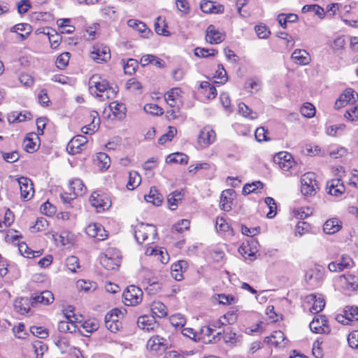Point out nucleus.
<instances>
[{"label": "nucleus", "mask_w": 358, "mask_h": 358, "mask_svg": "<svg viewBox=\"0 0 358 358\" xmlns=\"http://www.w3.org/2000/svg\"><path fill=\"white\" fill-rule=\"evenodd\" d=\"M225 38V35L219 31L216 27L210 24L208 27L206 33V40L211 44H217L222 42Z\"/></svg>", "instance_id": "dca6fc26"}, {"label": "nucleus", "mask_w": 358, "mask_h": 358, "mask_svg": "<svg viewBox=\"0 0 358 358\" xmlns=\"http://www.w3.org/2000/svg\"><path fill=\"white\" fill-rule=\"evenodd\" d=\"M301 113L302 115L306 117H312L315 114V108L313 104L310 103H306L301 108Z\"/></svg>", "instance_id": "13d9d810"}, {"label": "nucleus", "mask_w": 358, "mask_h": 358, "mask_svg": "<svg viewBox=\"0 0 358 358\" xmlns=\"http://www.w3.org/2000/svg\"><path fill=\"white\" fill-rule=\"evenodd\" d=\"M187 263L185 261H179L171 266V275L177 281L183 278L182 269L186 268Z\"/></svg>", "instance_id": "7c9ffc66"}, {"label": "nucleus", "mask_w": 358, "mask_h": 358, "mask_svg": "<svg viewBox=\"0 0 358 358\" xmlns=\"http://www.w3.org/2000/svg\"><path fill=\"white\" fill-rule=\"evenodd\" d=\"M341 229V224L336 218L328 220L323 226V231L327 234H334L338 232Z\"/></svg>", "instance_id": "cd10ccee"}, {"label": "nucleus", "mask_w": 358, "mask_h": 358, "mask_svg": "<svg viewBox=\"0 0 358 358\" xmlns=\"http://www.w3.org/2000/svg\"><path fill=\"white\" fill-rule=\"evenodd\" d=\"M120 262V252L119 250L115 249H109L105 254L100 256L101 264L108 271L118 268Z\"/></svg>", "instance_id": "7ed1b4c3"}, {"label": "nucleus", "mask_w": 358, "mask_h": 358, "mask_svg": "<svg viewBox=\"0 0 358 358\" xmlns=\"http://www.w3.org/2000/svg\"><path fill=\"white\" fill-rule=\"evenodd\" d=\"M143 291L135 285L129 286L124 292L122 296L126 306H136L143 299Z\"/></svg>", "instance_id": "39448f33"}, {"label": "nucleus", "mask_w": 358, "mask_h": 358, "mask_svg": "<svg viewBox=\"0 0 358 358\" xmlns=\"http://www.w3.org/2000/svg\"><path fill=\"white\" fill-rule=\"evenodd\" d=\"M263 183L260 181H256L251 184H246L243 188V194L245 195L249 194L255 192L257 189H262Z\"/></svg>", "instance_id": "6e6d98bb"}, {"label": "nucleus", "mask_w": 358, "mask_h": 358, "mask_svg": "<svg viewBox=\"0 0 358 358\" xmlns=\"http://www.w3.org/2000/svg\"><path fill=\"white\" fill-rule=\"evenodd\" d=\"M307 301L308 303L313 302V306L310 308V311L313 313H320L323 310L325 306V301L322 296H317L316 294H310L307 296Z\"/></svg>", "instance_id": "5701e85b"}, {"label": "nucleus", "mask_w": 358, "mask_h": 358, "mask_svg": "<svg viewBox=\"0 0 358 358\" xmlns=\"http://www.w3.org/2000/svg\"><path fill=\"white\" fill-rule=\"evenodd\" d=\"M265 203L268 206L270 210L267 213L266 216L268 218H273L275 215V210H276V204L274 199L271 197H266L265 198Z\"/></svg>", "instance_id": "680f3d73"}, {"label": "nucleus", "mask_w": 358, "mask_h": 358, "mask_svg": "<svg viewBox=\"0 0 358 358\" xmlns=\"http://www.w3.org/2000/svg\"><path fill=\"white\" fill-rule=\"evenodd\" d=\"M353 260L350 256L343 255L338 262H331L328 265V268L331 272H339L345 268H351L353 266Z\"/></svg>", "instance_id": "4468645a"}, {"label": "nucleus", "mask_w": 358, "mask_h": 358, "mask_svg": "<svg viewBox=\"0 0 358 358\" xmlns=\"http://www.w3.org/2000/svg\"><path fill=\"white\" fill-rule=\"evenodd\" d=\"M166 24L164 20L161 17H158L155 22V30L159 35L169 36V31L166 29Z\"/></svg>", "instance_id": "37998d69"}, {"label": "nucleus", "mask_w": 358, "mask_h": 358, "mask_svg": "<svg viewBox=\"0 0 358 358\" xmlns=\"http://www.w3.org/2000/svg\"><path fill=\"white\" fill-rule=\"evenodd\" d=\"M170 322L176 327H182L186 323V320L182 315L176 314L171 316Z\"/></svg>", "instance_id": "052dcab7"}, {"label": "nucleus", "mask_w": 358, "mask_h": 358, "mask_svg": "<svg viewBox=\"0 0 358 358\" xmlns=\"http://www.w3.org/2000/svg\"><path fill=\"white\" fill-rule=\"evenodd\" d=\"M201 10L205 13H222L224 8L222 5L215 6L214 2L210 1H203L200 4Z\"/></svg>", "instance_id": "393cba45"}, {"label": "nucleus", "mask_w": 358, "mask_h": 358, "mask_svg": "<svg viewBox=\"0 0 358 358\" xmlns=\"http://www.w3.org/2000/svg\"><path fill=\"white\" fill-rule=\"evenodd\" d=\"M86 234L98 241H103L107 236L108 234L103 227L99 223L90 224L85 229Z\"/></svg>", "instance_id": "f8f14e48"}, {"label": "nucleus", "mask_w": 358, "mask_h": 358, "mask_svg": "<svg viewBox=\"0 0 358 358\" xmlns=\"http://www.w3.org/2000/svg\"><path fill=\"white\" fill-rule=\"evenodd\" d=\"M106 327L111 332H116L119 330L120 323L117 318H113L112 315H106L105 316Z\"/></svg>", "instance_id": "a19ab883"}, {"label": "nucleus", "mask_w": 358, "mask_h": 358, "mask_svg": "<svg viewBox=\"0 0 358 358\" xmlns=\"http://www.w3.org/2000/svg\"><path fill=\"white\" fill-rule=\"evenodd\" d=\"M53 301L52 293L50 291L45 290L31 296V306H35L37 304L48 305L52 303Z\"/></svg>", "instance_id": "a211bd4d"}, {"label": "nucleus", "mask_w": 358, "mask_h": 358, "mask_svg": "<svg viewBox=\"0 0 358 358\" xmlns=\"http://www.w3.org/2000/svg\"><path fill=\"white\" fill-rule=\"evenodd\" d=\"M91 116L93 117V122H92V128L91 127V125H87L82 128V131L84 134H89V133H93L97 129L96 125L99 124L100 119L98 117L99 115L97 112L92 111Z\"/></svg>", "instance_id": "49530a36"}, {"label": "nucleus", "mask_w": 358, "mask_h": 358, "mask_svg": "<svg viewBox=\"0 0 358 358\" xmlns=\"http://www.w3.org/2000/svg\"><path fill=\"white\" fill-rule=\"evenodd\" d=\"M321 266H317L311 271V273L307 274L306 278L309 280H314L315 283H312L314 286H319L324 278V271Z\"/></svg>", "instance_id": "2f4dec72"}, {"label": "nucleus", "mask_w": 358, "mask_h": 358, "mask_svg": "<svg viewBox=\"0 0 358 358\" xmlns=\"http://www.w3.org/2000/svg\"><path fill=\"white\" fill-rule=\"evenodd\" d=\"M238 113L245 117H249L251 120L257 118V114L253 112L248 106L244 103H240L238 104Z\"/></svg>", "instance_id": "a18cd8bd"}, {"label": "nucleus", "mask_w": 358, "mask_h": 358, "mask_svg": "<svg viewBox=\"0 0 358 358\" xmlns=\"http://www.w3.org/2000/svg\"><path fill=\"white\" fill-rule=\"evenodd\" d=\"M157 235V229L152 224H145L141 223L138 224L134 231V237L136 241L139 243H143L148 239L149 236H152L155 239Z\"/></svg>", "instance_id": "423d86ee"}, {"label": "nucleus", "mask_w": 358, "mask_h": 358, "mask_svg": "<svg viewBox=\"0 0 358 358\" xmlns=\"http://www.w3.org/2000/svg\"><path fill=\"white\" fill-rule=\"evenodd\" d=\"M182 94V90L179 87L172 88L169 92H168L165 95L166 100H179Z\"/></svg>", "instance_id": "338daca9"}, {"label": "nucleus", "mask_w": 358, "mask_h": 358, "mask_svg": "<svg viewBox=\"0 0 358 358\" xmlns=\"http://www.w3.org/2000/svg\"><path fill=\"white\" fill-rule=\"evenodd\" d=\"M87 142V138L83 135H77L74 136L66 146L67 152L71 155L80 153L82 148Z\"/></svg>", "instance_id": "ddd939ff"}, {"label": "nucleus", "mask_w": 358, "mask_h": 358, "mask_svg": "<svg viewBox=\"0 0 358 358\" xmlns=\"http://www.w3.org/2000/svg\"><path fill=\"white\" fill-rule=\"evenodd\" d=\"M145 200L148 203H151L153 205L158 206L161 205L163 197L157 189L153 187L150 188L149 194L148 195H145Z\"/></svg>", "instance_id": "c756f323"}, {"label": "nucleus", "mask_w": 358, "mask_h": 358, "mask_svg": "<svg viewBox=\"0 0 358 358\" xmlns=\"http://www.w3.org/2000/svg\"><path fill=\"white\" fill-rule=\"evenodd\" d=\"M169 345L168 339L158 335L153 336L147 342V348L157 353L164 352Z\"/></svg>", "instance_id": "0eeeda50"}, {"label": "nucleus", "mask_w": 358, "mask_h": 358, "mask_svg": "<svg viewBox=\"0 0 358 358\" xmlns=\"http://www.w3.org/2000/svg\"><path fill=\"white\" fill-rule=\"evenodd\" d=\"M224 340L227 343L234 344L240 341V336H238L231 327H227L222 331Z\"/></svg>", "instance_id": "72a5a7b5"}, {"label": "nucleus", "mask_w": 358, "mask_h": 358, "mask_svg": "<svg viewBox=\"0 0 358 358\" xmlns=\"http://www.w3.org/2000/svg\"><path fill=\"white\" fill-rule=\"evenodd\" d=\"M214 331V329L210 325L203 327L201 329V338H198V340L202 339L204 343H216L220 340L222 333L219 331L216 334H213Z\"/></svg>", "instance_id": "2eb2a0df"}, {"label": "nucleus", "mask_w": 358, "mask_h": 358, "mask_svg": "<svg viewBox=\"0 0 358 358\" xmlns=\"http://www.w3.org/2000/svg\"><path fill=\"white\" fill-rule=\"evenodd\" d=\"M327 189L329 194L340 196L345 192V186L338 178L332 179L327 182Z\"/></svg>", "instance_id": "6ab92c4d"}, {"label": "nucleus", "mask_w": 358, "mask_h": 358, "mask_svg": "<svg viewBox=\"0 0 358 358\" xmlns=\"http://www.w3.org/2000/svg\"><path fill=\"white\" fill-rule=\"evenodd\" d=\"M10 31L15 33H18L19 31L31 33L32 28L31 26L27 23H20L13 27Z\"/></svg>", "instance_id": "69168bd1"}, {"label": "nucleus", "mask_w": 358, "mask_h": 358, "mask_svg": "<svg viewBox=\"0 0 358 358\" xmlns=\"http://www.w3.org/2000/svg\"><path fill=\"white\" fill-rule=\"evenodd\" d=\"M30 331L34 336L40 338H45L48 336V330L42 327L32 326Z\"/></svg>", "instance_id": "4d7b16f0"}, {"label": "nucleus", "mask_w": 358, "mask_h": 358, "mask_svg": "<svg viewBox=\"0 0 358 358\" xmlns=\"http://www.w3.org/2000/svg\"><path fill=\"white\" fill-rule=\"evenodd\" d=\"M70 53L65 52L62 53L56 59V65L60 69H64L69 64Z\"/></svg>", "instance_id": "3c124183"}, {"label": "nucleus", "mask_w": 358, "mask_h": 358, "mask_svg": "<svg viewBox=\"0 0 358 358\" xmlns=\"http://www.w3.org/2000/svg\"><path fill=\"white\" fill-rule=\"evenodd\" d=\"M78 326L69 320H62L58 323V330L64 333H74L77 331Z\"/></svg>", "instance_id": "58836bf2"}, {"label": "nucleus", "mask_w": 358, "mask_h": 358, "mask_svg": "<svg viewBox=\"0 0 358 358\" xmlns=\"http://www.w3.org/2000/svg\"><path fill=\"white\" fill-rule=\"evenodd\" d=\"M30 306H31V299H29L27 297L16 300L14 304L15 310L22 315L26 314L29 311Z\"/></svg>", "instance_id": "c85d7f7f"}, {"label": "nucleus", "mask_w": 358, "mask_h": 358, "mask_svg": "<svg viewBox=\"0 0 358 358\" xmlns=\"http://www.w3.org/2000/svg\"><path fill=\"white\" fill-rule=\"evenodd\" d=\"M358 94L351 88H348L339 96L335 103V108L340 109L349 103H353L357 101Z\"/></svg>", "instance_id": "1a4fd4ad"}, {"label": "nucleus", "mask_w": 358, "mask_h": 358, "mask_svg": "<svg viewBox=\"0 0 358 358\" xmlns=\"http://www.w3.org/2000/svg\"><path fill=\"white\" fill-rule=\"evenodd\" d=\"M301 192L306 196H315L319 189V185L313 172H308L301 177Z\"/></svg>", "instance_id": "f03ea898"}, {"label": "nucleus", "mask_w": 358, "mask_h": 358, "mask_svg": "<svg viewBox=\"0 0 358 358\" xmlns=\"http://www.w3.org/2000/svg\"><path fill=\"white\" fill-rule=\"evenodd\" d=\"M345 320L349 321H358V307L346 306L344 309Z\"/></svg>", "instance_id": "09e8293b"}, {"label": "nucleus", "mask_w": 358, "mask_h": 358, "mask_svg": "<svg viewBox=\"0 0 358 358\" xmlns=\"http://www.w3.org/2000/svg\"><path fill=\"white\" fill-rule=\"evenodd\" d=\"M236 196V192L233 189L222 191L220 196V208L224 211L231 210L232 202Z\"/></svg>", "instance_id": "f3484780"}, {"label": "nucleus", "mask_w": 358, "mask_h": 358, "mask_svg": "<svg viewBox=\"0 0 358 358\" xmlns=\"http://www.w3.org/2000/svg\"><path fill=\"white\" fill-rule=\"evenodd\" d=\"M20 189L22 199L29 200L34 195V187L31 180L26 177H20L17 179Z\"/></svg>", "instance_id": "9b49d317"}, {"label": "nucleus", "mask_w": 358, "mask_h": 358, "mask_svg": "<svg viewBox=\"0 0 358 358\" xmlns=\"http://www.w3.org/2000/svg\"><path fill=\"white\" fill-rule=\"evenodd\" d=\"M144 110L149 114L160 115L163 113L162 108L155 103H148L143 108Z\"/></svg>", "instance_id": "bf43d9fd"}, {"label": "nucleus", "mask_w": 358, "mask_h": 358, "mask_svg": "<svg viewBox=\"0 0 358 358\" xmlns=\"http://www.w3.org/2000/svg\"><path fill=\"white\" fill-rule=\"evenodd\" d=\"M3 160L8 163H13L17 162L20 158V154L17 151L11 152H1Z\"/></svg>", "instance_id": "0e129e2a"}, {"label": "nucleus", "mask_w": 358, "mask_h": 358, "mask_svg": "<svg viewBox=\"0 0 358 358\" xmlns=\"http://www.w3.org/2000/svg\"><path fill=\"white\" fill-rule=\"evenodd\" d=\"M188 156L182 152H175L168 155L166 163H176L180 164H187L188 162Z\"/></svg>", "instance_id": "473e14b6"}, {"label": "nucleus", "mask_w": 358, "mask_h": 358, "mask_svg": "<svg viewBox=\"0 0 358 358\" xmlns=\"http://www.w3.org/2000/svg\"><path fill=\"white\" fill-rule=\"evenodd\" d=\"M126 87L128 90L136 93H140L142 89V85L135 78L128 80L126 83Z\"/></svg>", "instance_id": "5fc2aeb1"}, {"label": "nucleus", "mask_w": 358, "mask_h": 358, "mask_svg": "<svg viewBox=\"0 0 358 358\" xmlns=\"http://www.w3.org/2000/svg\"><path fill=\"white\" fill-rule=\"evenodd\" d=\"M327 320L324 316H321L320 318L314 319L310 323V329L313 332L320 334V333H329V328L326 327Z\"/></svg>", "instance_id": "4be33fe9"}, {"label": "nucleus", "mask_w": 358, "mask_h": 358, "mask_svg": "<svg viewBox=\"0 0 358 358\" xmlns=\"http://www.w3.org/2000/svg\"><path fill=\"white\" fill-rule=\"evenodd\" d=\"M217 52L214 49H207L203 48H196L194 49V55L198 57L206 58L213 56Z\"/></svg>", "instance_id": "603ef678"}, {"label": "nucleus", "mask_w": 358, "mask_h": 358, "mask_svg": "<svg viewBox=\"0 0 358 358\" xmlns=\"http://www.w3.org/2000/svg\"><path fill=\"white\" fill-rule=\"evenodd\" d=\"M183 194L181 192L175 191L167 196V202L171 210H175L182 199Z\"/></svg>", "instance_id": "f704fd0d"}, {"label": "nucleus", "mask_w": 358, "mask_h": 358, "mask_svg": "<svg viewBox=\"0 0 358 358\" xmlns=\"http://www.w3.org/2000/svg\"><path fill=\"white\" fill-rule=\"evenodd\" d=\"M109 107L115 117L118 119L124 117L125 107L122 103L113 101L110 103Z\"/></svg>", "instance_id": "4c0bfd02"}, {"label": "nucleus", "mask_w": 358, "mask_h": 358, "mask_svg": "<svg viewBox=\"0 0 358 358\" xmlns=\"http://www.w3.org/2000/svg\"><path fill=\"white\" fill-rule=\"evenodd\" d=\"M69 188L74 197L83 195L86 192V187L80 179L76 178L69 182Z\"/></svg>", "instance_id": "a878e982"}, {"label": "nucleus", "mask_w": 358, "mask_h": 358, "mask_svg": "<svg viewBox=\"0 0 358 358\" xmlns=\"http://www.w3.org/2000/svg\"><path fill=\"white\" fill-rule=\"evenodd\" d=\"M138 62L134 59H129L126 64H124L123 68L124 73L129 75H132L138 68Z\"/></svg>", "instance_id": "8fccbe9b"}, {"label": "nucleus", "mask_w": 358, "mask_h": 358, "mask_svg": "<svg viewBox=\"0 0 358 358\" xmlns=\"http://www.w3.org/2000/svg\"><path fill=\"white\" fill-rule=\"evenodd\" d=\"M279 167L284 171H288L294 164L292 156L286 152H281L278 154Z\"/></svg>", "instance_id": "b1692460"}, {"label": "nucleus", "mask_w": 358, "mask_h": 358, "mask_svg": "<svg viewBox=\"0 0 358 358\" xmlns=\"http://www.w3.org/2000/svg\"><path fill=\"white\" fill-rule=\"evenodd\" d=\"M66 266L72 273H76L77 269L80 268L78 257L76 256L69 257L66 260Z\"/></svg>", "instance_id": "864d4df0"}, {"label": "nucleus", "mask_w": 358, "mask_h": 358, "mask_svg": "<svg viewBox=\"0 0 358 358\" xmlns=\"http://www.w3.org/2000/svg\"><path fill=\"white\" fill-rule=\"evenodd\" d=\"M284 334L281 331H274L271 336H267L264 338V341L267 343L277 345L284 341Z\"/></svg>", "instance_id": "ea45409f"}, {"label": "nucleus", "mask_w": 358, "mask_h": 358, "mask_svg": "<svg viewBox=\"0 0 358 358\" xmlns=\"http://www.w3.org/2000/svg\"><path fill=\"white\" fill-rule=\"evenodd\" d=\"M348 342L352 348H358V331H354L348 335Z\"/></svg>", "instance_id": "774afa93"}, {"label": "nucleus", "mask_w": 358, "mask_h": 358, "mask_svg": "<svg viewBox=\"0 0 358 358\" xmlns=\"http://www.w3.org/2000/svg\"><path fill=\"white\" fill-rule=\"evenodd\" d=\"M151 310L154 315L161 318L167 315L166 306L161 301H154L151 306Z\"/></svg>", "instance_id": "e433bc0d"}, {"label": "nucleus", "mask_w": 358, "mask_h": 358, "mask_svg": "<svg viewBox=\"0 0 358 358\" xmlns=\"http://www.w3.org/2000/svg\"><path fill=\"white\" fill-rule=\"evenodd\" d=\"M216 139V134L209 127H203L199 132L197 143L201 148H207Z\"/></svg>", "instance_id": "6e6552de"}, {"label": "nucleus", "mask_w": 358, "mask_h": 358, "mask_svg": "<svg viewBox=\"0 0 358 358\" xmlns=\"http://www.w3.org/2000/svg\"><path fill=\"white\" fill-rule=\"evenodd\" d=\"M137 324L139 328L146 331H153L158 327L155 319L151 315H142L138 318Z\"/></svg>", "instance_id": "aec40b11"}, {"label": "nucleus", "mask_w": 358, "mask_h": 358, "mask_svg": "<svg viewBox=\"0 0 358 358\" xmlns=\"http://www.w3.org/2000/svg\"><path fill=\"white\" fill-rule=\"evenodd\" d=\"M255 31L259 38L266 39L270 34L269 28L264 23H260L255 27Z\"/></svg>", "instance_id": "de8ad7c7"}, {"label": "nucleus", "mask_w": 358, "mask_h": 358, "mask_svg": "<svg viewBox=\"0 0 358 358\" xmlns=\"http://www.w3.org/2000/svg\"><path fill=\"white\" fill-rule=\"evenodd\" d=\"M141 182V177L136 171H132L129 173V180L127 187L129 190H133L137 187Z\"/></svg>", "instance_id": "c9c22d12"}, {"label": "nucleus", "mask_w": 358, "mask_h": 358, "mask_svg": "<svg viewBox=\"0 0 358 358\" xmlns=\"http://www.w3.org/2000/svg\"><path fill=\"white\" fill-rule=\"evenodd\" d=\"M90 57L97 63L106 62L110 58V49L108 47L103 45H96L93 46V50L90 53Z\"/></svg>", "instance_id": "9d476101"}, {"label": "nucleus", "mask_w": 358, "mask_h": 358, "mask_svg": "<svg viewBox=\"0 0 358 358\" xmlns=\"http://www.w3.org/2000/svg\"><path fill=\"white\" fill-rule=\"evenodd\" d=\"M18 250L22 256L27 258L34 257L41 255L39 251H34L31 250L27 245L23 242L19 244Z\"/></svg>", "instance_id": "79ce46f5"}, {"label": "nucleus", "mask_w": 358, "mask_h": 358, "mask_svg": "<svg viewBox=\"0 0 358 358\" xmlns=\"http://www.w3.org/2000/svg\"><path fill=\"white\" fill-rule=\"evenodd\" d=\"M201 91L206 99H214L217 95V90L207 81H203L200 84Z\"/></svg>", "instance_id": "bb28decb"}, {"label": "nucleus", "mask_w": 358, "mask_h": 358, "mask_svg": "<svg viewBox=\"0 0 358 358\" xmlns=\"http://www.w3.org/2000/svg\"><path fill=\"white\" fill-rule=\"evenodd\" d=\"M76 287L79 290L87 292L94 290L96 288V283L94 282L79 280L76 282Z\"/></svg>", "instance_id": "c03bdc74"}, {"label": "nucleus", "mask_w": 358, "mask_h": 358, "mask_svg": "<svg viewBox=\"0 0 358 358\" xmlns=\"http://www.w3.org/2000/svg\"><path fill=\"white\" fill-rule=\"evenodd\" d=\"M345 118L353 122L358 120V106L352 107L347 110L344 114Z\"/></svg>", "instance_id": "e2e57ef3"}, {"label": "nucleus", "mask_w": 358, "mask_h": 358, "mask_svg": "<svg viewBox=\"0 0 358 358\" xmlns=\"http://www.w3.org/2000/svg\"><path fill=\"white\" fill-rule=\"evenodd\" d=\"M89 90L90 94L100 101L112 99L115 98L117 90L110 87L108 80L102 78L99 75H93L89 80Z\"/></svg>", "instance_id": "f257e3e1"}, {"label": "nucleus", "mask_w": 358, "mask_h": 358, "mask_svg": "<svg viewBox=\"0 0 358 358\" xmlns=\"http://www.w3.org/2000/svg\"><path fill=\"white\" fill-rule=\"evenodd\" d=\"M90 201L92 206L96 209L97 212L104 211L111 206L110 198L106 194L101 191L94 192L90 198Z\"/></svg>", "instance_id": "20e7f679"}, {"label": "nucleus", "mask_w": 358, "mask_h": 358, "mask_svg": "<svg viewBox=\"0 0 358 358\" xmlns=\"http://www.w3.org/2000/svg\"><path fill=\"white\" fill-rule=\"evenodd\" d=\"M292 60L299 65L305 66L310 63V57L305 50L296 49L291 56Z\"/></svg>", "instance_id": "412c9836"}]
</instances>
